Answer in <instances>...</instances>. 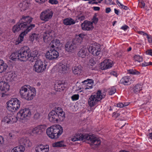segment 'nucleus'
<instances>
[{
    "label": "nucleus",
    "mask_w": 152,
    "mask_h": 152,
    "mask_svg": "<svg viewBox=\"0 0 152 152\" xmlns=\"http://www.w3.org/2000/svg\"><path fill=\"white\" fill-rule=\"evenodd\" d=\"M134 58L135 61V62L137 61L140 62L143 60L142 57L138 55H135L134 56Z\"/></svg>",
    "instance_id": "4c0bfd02"
},
{
    "label": "nucleus",
    "mask_w": 152,
    "mask_h": 152,
    "mask_svg": "<svg viewBox=\"0 0 152 152\" xmlns=\"http://www.w3.org/2000/svg\"><path fill=\"white\" fill-rule=\"evenodd\" d=\"M130 77L128 76H125L123 77L120 80L121 83L124 85H127L130 84L129 81Z\"/></svg>",
    "instance_id": "cd10ccee"
},
{
    "label": "nucleus",
    "mask_w": 152,
    "mask_h": 152,
    "mask_svg": "<svg viewBox=\"0 0 152 152\" xmlns=\"http://www.w3.org/2000/svg\"><path fill=\"white\" fill-rule=\"evenodd\" d=\"M87 54V49L82 48L80 49L78 53V56L82 58H85Z\"/></svg>",
    "instance_id": "c85d7f7f"
},
{
    "label": "nucleus",
    "mask_w": 152,
    "mask_h": 152,
    "mask_svg": "<svg viewBox=\"0 0 152 152\" xmlns=\"http://www.w3.org/2000/svg\"><path fill=\"white\" fill-rule=\"evenodd\" d=\"M99 45H91L88 48L90 53L94 55L97 56L99 54L101 49Z\"/></svg>",
    "instance_id": "2eb2a0df"
},
{
    "label": "nucleus",
    "mask_w": 152,
    "mask_h": 152,
    "mask_svg": "<svg viewBox=\"0 0 152 152\" xmlns=\"http://www.w3.org/2000/svg\"><path fill=\"white\" fill-rule=\"evenodd\" d=\"M146 53L147 54L152 56V50H148Z\"/></svg>",
    "instance_id": "052dcab7"
},
{
    "label": "nucleus",
    "mask_w": 152,
    "mask_h": 152,
    "mask_svg": "<svg viewBox=\"0 0 152 152\" xmlns=\"http://www.w3.org/2000/svg\"><path fill=\"white\" fill-rule=\"evenodd\" d=\"M10 86L8 83L4 81L0 82V94H2L3 96L4 94L10 88Z\"/></svg>",
    "instance_id": "f3484780"
},
{
    "label": "nucleus",
    "mask_w": 152,
    "mask_h": 152,
    "mask_svg": "<svg viewBox=\"0 0 152 152\" xmlns=\"http://www.w3.org/2000/svg\"><path fill=\"white\" fill-rule=\"evenodd\" d=\"M8 66L2 60H0V73L5 72Z\"/></svg>",
    "instance_id": "393cba45"
},
{
    "label": "nucleus",
    "mask_w": 152,
    "mask_h": 152,
    "mask_svg": "<svg viewBox=\"0 0 152 152\" xmlns=\"http://www.w3.org/2000/svg\"><path fill=\"white\" fill-rule=\"evenodd\" d=\"M62 127L60 125H56L48 128L46 130V133L51 139H56L59 137L63 133Z\"/></svg>",
    "instance_id": "20e7f679"
},
{
    "label": "nucleus",
    "mask_w": 152,
    "mask_h": 152,
    "mask_svg": "<svg viewBox=\"0 0 152 152\" xmlns=\"http://www.w3.org/2000/svg\"><path fill=\"white\" fill-rule=\"evenodd\" d=\"M36 152H48L49 151V147L48 145H40L35 148Z\"/></svg>",
    "instance_id": "4be33fe9"
},
{
    "label": "nucleus",
    "mask_w": 152,
    "mask_h": 152,
    "mask_svg": "<svg viewBox=\"0 0 152 152\" xmlns=\"http://www.w3.org/2000/svg\"><path fill=\"white\" fill-rule=\"evenodd\" d=\"M148 64L149 62H145L142 64V66H148Z\"/></svg>",
    "instance_id": "e2e57ef3"
},
{
    "label": "nucleus",
    "mask_w": 152,
    "mask_h": 152,
    "mask_svg": "<svg viewBox=\"0 0 152 152\" xmlns=\"http://www.w3.org/2000/svg\"><path fill=\"white\" fill-rule=\"evenodd\" d=\"M128 105V104H124L122 103H118L117 104V107L120 108H122L124 107L127 106Z\"/></svg>",
    "instance_id": "09e8293b"
},
{
    "label": "nucleus",
    "mask_w": 152,
    "mask_h": 152,
    "mask_svg": "<svg viewBox=\"0 0 152 152\" xmlns=\"http://www.w3.org/2000/svg\"><path fill=\"white\" fill-rule=\"evenodd\" d=\"M38 34L35 33H33L29 36V39L31 41H33L34 39L37 40L38 38Z\"/></svg>",
    "instance_id": "58836bf2"
},
{
    "label": "nucleus",
    "mask_w": 152,
    "mask_h": 152,
    "mask_svg": "<svg viewBox=\"0 0 152 152\" xmlns=\"http://www.w3.org/2000/svg\"><path fill=\"white\" fill-rule=\"evenodd\" d=\"M10 124H12L16 122L18 119L17 117H15V116L10 115Z\"/></svg>",
    "instance_id": "c9c22d12"
},
{
    "label": "nucleus",
    "mask_w": 152,
    "mask_h": 152,
    "mask_svg": "<svg viewBox=\"0 0 152 152\" xmlns=\"http://www.w3.org/2000/svg\"><path fill=\"white\" fill-rule=\"evenodd\" d=\"M75 23V21L71 18H65L63 20V23L66 26L74 24Z\"/></svg>",
    "instance_id": "a878e982"
},
{
    "label": "nucleus",
    "mask_w": 152,
    "mask_h": 152,
    "mask_svg": "<svg viewBox=\"0 0 152 152\" xmlns=\"http://www.w3.org/2000/svg\"><path fill=\"white\" fill-rule=\"evenodd\" d=\"M147 37L150 43H152V37L151 36H149L147 34Z\"/></svg>",
    "instance_id": "603ef678"
},
{
    "label": "nucleus",
    "mask_w": 152,
    "mask_h": 152,
    "mask_svg": "<svg viewBox=\"0 0 152 152\" xmlns=\"http://www.w3.org/2000/svg\"><path fill=\"white\" fill-rule=\"evenodd\" d=\"M53 146L54 147H64L66 145L64 144L63 141H61L54 143L53 144Z\"/></svg>",
    "instance_id": "f704fd0d"
},
{
    "label": "nucleus",
    "mask_w": 152,
    "mask_h": 152,
    "mask_svg": "<svg viewBox=\"0 0 152 152\" xmlns=\"http://www.w3.org/2000/svg\"><path fill=\"white\" fill-rule=\"evenodd\" d=\"M58 56V53L55 50L54 48L51 49L46 53L45 55L46 58L50 60L56 59Z\"/></svg>",
    "instance_id": "4468645a"
},
{
    "label": "nucleus",
    "mask_w": 152,
    "mask_h": 152,
    "mask_svg": "<svg viewBox=\"0 0 152 152\" xmlns=\"http://www.w3.org/2000/svg\"><path fill=\"white\" fill-rule=\"evenodd\" d=\"M113 61L110 59H106L100 64V69L104 70L111 67L113 65Z\"/></svg>",
    "instance_id": "a211bd4d"
},
{
    "label": "nucleus",
    "mask_w": 152,
    "mask_h": 152,
    "mask_svg": "<svg viewBox=\"0 0 152 152\" xmlns=\"http://www.w3.org/2000/svg\"><path fill=\"white\" fill-rule=\"evenodd\" d=\"M105 3L107 4H115L112 0H104Z\"/></svg>",
    "instance_id": "de8ad7c7"
},
{
    "label": "nucleus",
    "mask_w": 152,
    "mask_h": 152,
    "mask_svg": "<svg viewBox=\"0 0 152 152\" xmlns=\"http://www.w3.org/2000/svg\"><path fill=\"white\" fill-rule=\"evenodd\" d=\"M32 18L29 16H23L20 20L18 23L14 26L12 28L13 32L16 33L19 31L25 28V27L27 25V23H31Z\"/></svg>",
    "instance_id": "39448f33"
},
{
    "label": "nucleus",
    "mask_w": 152,
    "mask_h": 152,
    "mask_svg": "<svg viewBox=\"0 0 152 152\" xmlns=\"http://www.w3.org/2000/svg\"><path fill=\"white\" fill-rule=\"evenodd\" d=\"M20 102L17 98H12L7 103V108L10 111L14 112L20 107Z\"/></svg>",
    "instance_id": "0eeeda50"
},
{
    "label": "nucleus",
    "mask_w": 152,
    "mask_h": 152,
    "mask_svg": "<svg viewBox=\"0 0 152 152\" xmlns=\"http://www.w3.org/2000/svg\"><path fill=\"white\" fill-rule=\"evenodd\" d=\"M120 115V114L119 113H113V116L114 118H116Z\"/></svg>",
    "instance_id": "13d9d810"
},
{
    "label": "nucleus",
    "mask_w": 152,
    "mask_h": 152,
    "mask_svg": "<svg viewBox=\"0 0 152 152\" xmlns=\"http://www.w3.org/2000/svg\"><path fill=\"white\" fill-rule=\"evenodd\" d=\"M97 15L96 13L95 14L92 19V23H94V24H96L97 23L98 21V19L97 18Z\"/></svg>",
    "instance_id": "a19ab883"
},
{
    "label": "nucleus",
    "mask_w": 152,
    "mask_h": 152,
    "mask_svg": "<svg viewBox=\"0 0 152 152\" xmlns=\"http://www.w3.org/2000/svg\"><path fill=\"white\" fill-rule=\"evenodd\" d=\"M58 68L62 72H65L67 70V66L66 65L60 63L58 64Z\"/></svg>",
    "instance_id": "e433bc0d"
},
{
    "label": "nucleus",
    "mask_w": 152,
    "mask_h": 152,
    "mask_svg": "<svg viewBox=\"0 0 152 152\" xmlns=\"http://www.w3.org/2000/svg\"><path fill=\"white\" fill-rule=\"evenodd\" d=\"M116 92V90L115 88H112L111 90L109 91V94L110 95H112Z\"/></svg>",
    "instance_id": "a18cd8bd"
},
{
    "label": "nucleus",
    "mask_w": 152,
    "mask_h": 152,
    "mask_svg": "<svg viewBox=\"0 0 152 152\" xmlns=\"http://www.w3.org/2000/svg\"><path fill=\"white\" fill-rule=\"evenodd\" d=\"M19 52V56L20 58H18L19 60L22 61H26L30 57L34 58L35 56H31L30 53V50L29 49L26 50H22L20 52Z\"/></svg>",
    "instance_id": "f8f14e48"
},
{
    "label": "nucleus",
    "mask_w": 152,
    "mask_h": 152,
    "mask_svg": "<svg viewBox=\"0 0 152 152\" xmlns=\"http://www.w3.org/2000/svg\"><path fill=\"white\" fill-rule=\"evenodd\" d=\"M84 35L83 34H80L77 37H76L74 40H76L77 43L80 45L82 42L83 38Z\"/></svg>",
    "instance_id": "72a5a7b5"
},
{
    "label": "nucleus",
    "mask_w": 152,
    "mask_h": 152,
    "mask_svg": "<svg viewBox=\"0 0 152 152\" xmlns=\"http://www.w3.org/2000/svg\"><path fill=\"white\" fill-rule=\"evenodd\" d=\"M72 72L75 75H80L82 70V67L80 65L72 68Z\"/></svg>",
    "instance_id": "b1692460"
},
{
    "label": "nucleus",
    "mask_w": 152,
    "mask_h": 152,
    "mask_svg": "<svg viewBox=\"0 0 152 152\" xmlns=\"http://www.w3.org/2000/svg\"><path fill=\"white\" fill-rule=\"evenodd\" d=\"M26 22H27L26 21ZM30 23H26V26L25 27V28H26V29L24 31L22 32L18 38L17 40L15 42L16 45H18L19 43H21L23 40V37L26 34L28 33L31 29L34 28L35 26V25L34 24H30Z\"/></svg>",
    "instance_id": "9d476101"
},
{
    "label": "nucleus",
    "mask_w": 152,
    "mask_h": 152,
    "mask_svg": "<svg viewBox=\"0 0 152 152\" xmlns=\"http://www.w3.org/2000/svg\"><path fill=\"white\" fill-rule=\"evenodd\" d=\"M53 31H48L45 32L43 35V40L45 42H48L50 41L55 36Z\"/></svg>",
    "instance_id": "6ab92c4d"
},
{
    "label": "nucleus",
    "mask_w": 152,
    "mask_h": 152,
    "mask_svg": "<svg viewBox=\"0 0 152 152\" xmlns=\"http://www.w3.org/2000/svg\"><path fill=\"white\" fill-rule=\"evenodd\" d=\"M93 84L91 85H88L87 84V87L86 88H85V90H87V89H91L93 88Z\"/></svg>",
    "instance_id": "6e6d98bb"
},
{
    "label": "nucleus",
    "mask_w": 152,
    "mask_h": 152,
    "mask_svg": "<svg viewBox=\"0 0 152 152\" xmlns=\"http://www.w3.org/2000/svg\"><path fill=\"white\" fill-rule=\"evenodd\" d=\"M20 142L26 146L29 147L31 145V142L27 138H22L20 140Z\"/></svg>",
    "instance_id": "7c9ffc66"
},
{
    "label": "nucleus",
    "mask_w": 152,
    "mask_h": 152,
    "mask_svg": "<svg viewBox=\"0 0 152 152\" xmlns=\"http://www.w3.org/2000/svg\"><path fill=\"white\" fill-rule=\"evenodd\" d=\"M81 26L82 29L84 30H91L94 28L92 23L86 20L83 23H82Z\"/></svg>",
    "instance_id": "aec40b11"
},
{
    "label": "nucleus",
    "mask_w": 152,
    "mask_h": 152,
    "mask_svg": "<svg viewBox=\"0 0 152 152\" xmlns=\"http://www.w3.org/2000/svg\"><path fill=\"white\" fill-rule=\"evenodd\" d=\"M85 140H88L89 141L88 143L91 145H98L101 143L100 140L93 134H76L71 138L72 141L73 142L78 140L83 141Z\"/></svg>",
    "instance_id": "f257e3e1"
},
{
    "label": "nucleus",
    "mask_w": 152,
    "mask_h": 152,
    "mask_svg": "<svg viewBox=\"0 0 152 152\" xmlns=\"http://www.w3.org/2000/svg\"><path fill=\"white\" fill-rule=\"evenodd\" d=\"M25 150L24 146L22 145L14 147L11 151V152H23Z\"/></svg>",
    "instance_id": "c756f323"
},
{
    "label": "nucleus",
    "mask_w": 152,
    "mask_h": 152,
    "mask_svg": "<svg viewBox=\"0 0 152 152\" xmlns=\"http://www.w3.org/2000/svg\"><path fill=\"white\" fill-rule=\"evenodd\" d=\"M10 58L13 61H15L16 59H19L20 58L19 56V52L12 53L10 57Z\"/></svg>",
    "instance_id": "473e14b6"
},
{
    "label": "nucleus",
    "mask_w": 152,
    "mask_h": 152,
    "mask_svg": "<svg viewBox=\"0 0 152 152\" xmlns=\"http://www.w3.org/2000/svg\"><path fill=\"white\" fill-rule=\"evenodd\" d=\"M82 83L88 85H91L93 84V81L91 79H88L86 80H85Z\"/></svg>",
    "instance_id": "79ce46f5"
},
{
    "label": "nucleus",
    "mask_w": 152,
    "mask_h": 152,
    "mask_svg": "<svg viewBox=\"0 0 152 152\" xmlns=\"http://www.w3.org/2000/svg\"><path fill=\"white\" fill-rule=\"evenodd\" d=\"M117 4L121 8V7H123L122 6H123V5L121 4L118 1V0H117L116 1Z\"/></svg>",
    "instance_id": "69168bd1"
},
{
    "label": "nucleus",
    "mask_w": 152,
    "mask_h": 152,
    "mask_svg": "<svg viewBox=\"0 0 152 152\" xmlns=\"http://www.w3.org/2000/svg\"><path fill=\"white\" fill-rule=\"evenodd\" d=\"M138 33L140 34H142L143 35H147V34L144 33L142 31H139L138 32Z\"/></svg>",
    "instance_id": "774afa93"
},
{
    "label": "nucleus",
    "mask_w": 152,
    "mask_h": 152,
    "mask_svg": "<svg viewBox=\"0 0 152 152\" xmlns=\"http://www.w3.org/2000/svg\"><path fill=\"white\" fill-rule=\"evenodd\" d=\"M19 93L22 98L28 100H32L36 95L35 88L26 85L22 86L20 88Z\"/></svg>",
    "instance_id": "7ed1b4c3"
},
{
    "label": "nucleus",
    "mask_w": 152,
    "mask_h": 152,
    "mask_svg": "<svg viewBox=\"0 0 152 152\" xmlns=\"http://www.w3.org/2000/svg\"><path fill=\"white\" fill-rule=\"evenodd\" d=\"M40 117V113H35L34 115V118L35 119H39Z\"/></svg>",
    "instance_id": "8fccbe9b"
},
{
    "label": "nucleus",
    "mask_w": 152,
    "mask_h": 152,
    "mask_svg": "<svg viewBox=\"0 0 152 152\" xmlns=\"http://www.w3.org/2000/svg\"><path fill=\"white\" fill-rule=\"evenodd\" d=\"M139 6L141 8H144L145 6V3L143 0L140 1L139 2Z\"/></svg>",
    "instance_id": "c03bdc74"
},
{
    "label": "nucleus",
    "mask_w": 152,
    "mask_h": 152,
    "mask_svg": "<svg viewBox=\"0 0 152 152\" xmlns=\"http://www.w3.org/2000/svg\"><path fill=\"white\" fill-rule=\"evenodd\" d=\"M45 125H40L33 129L31 131V134L33 135H37L41 134L45 129Z\"/></svg>",
    "instance_id": "dca6fc26"
},
{
    "label": "nucleus",
    "mask_w": 152,
    "mask_h": 152,
    "mask_svg": "<svg viewBox=\"0 0 152 152\" xmlns=\"http://www.w3.org/2000/svg\"><path fill=\"white\" fill-rule=\"evenodd\" d=\"M100 9V7H93V9L95 11H99Z\"/></svg>",
    "instance_id": "338daca9"
},
{
    "label": "nucleus",
    "mask_w": 152,
    "mask_h": 152,
    "mask_svg": "<svg viewBox=\"0 0 152 152\" xmlns=\"http://www.w3.org/2000/svg\"><path fill=\"white\" fill-rule=\"evenodd\" d=\"M10 115L4 117L2 121L6 122L7 123L10 124Z\"/></svg>",
    "instance_id": "37998d69"
},
{
    "label": "nucleus",
    "mask_w": 152,
    "mask_h": 152,
    "mask_svg": "<svg viewBox=\"0 0 152 152\" xmlns=\"http://www.w3.org/2000/svg\"><path fill=\"white\" fill-rule=\"evenodd\" d=\"M15 75L13 73H12L9 75V77H10L11 80H14L15 78Z\"/></svg>",
    "instance_id": "864d4df0"
},
{
    "label": "nucleus",
    "mask_w": 152,
    "mask_h": 152,
    "mask_svg": "<svg viewBox=\"0 0 152 152\" xmlns=\"http://www.w3.org/2000/svg\"><path fill=\"white\" fill-rule=\"evenodd\" d=\"M53 14L52 11L50 10L43 11L40 15V19L45 22L51 19Z\"/></svg>",
    "instance_id": "ddd939ff"
},
{
    "label": "nucleus",
    "mask_w": 152,
    "mask_h": 152,
    "mask_svg": "<svg viewBox=\"0 0 152 152\" xmlns=\"http://www.w3.org/2000/svg\"><path fill=\"white\" fill-rule=\"evenodd\" d=\"M129 28V27L127 26L126 25H125L121 27V28L122 29H123L124 30V31H125L126 30H127L128 28Z\"/></svg>",
    "instance_id": "4d7b16f0"
},
{
    "label": "nucleus",
    "mask_w": 152,
    "mask_h": 152,
    "mask_svg": "<svg viewBox=\"0 0 152 152\" xmlns=\"http://www.w3.org/2000/svg\"><path fill=\"white\" fill-rule=\"evenodd\" d=\"M112 75H113L115 77H117V73L114 71L110 73Z\"/></svg>",
    "instance_id": "0e129e2a"
},
{
    "label": "nucleus",
    "mask_w": 152,
    "mask_h": 152,
    "mask_svg": "<svg viewBox=\"0 0 152 152\" xmlns=\"http://www.w3.org/2000/svg\"><path fill=\"white\" fill-rule=\"evenodd\" d=\"M142 86L140 84H137L135 85L133 88V92L135 93H138L142 90Z\"/></svg>",
    "instance_id": "2f4dec72"
},
{
    "label": "nucleus",
    "mask_w": 152,
    "mask_h": 152,
    "mask_svg": "<svg viewBox=\"0 0 152 152\" xmlns=\"http://www.w3.org/2000/svg\"><path fill=\"white\" fill-rule=\"evenodd\" d=\"M89 62L91 64H94L96 63L95 61L93 58H91L89 60Z\"/></svg>",
    "instance_id": "bf43d9fd"
},
{
    "label": "nucleus",
    "mask_w": 152,
    "mask_h": 152,
    "mask_svg": "<svg viewBox=\"0 0 152 152\" xmlns=\"http://www.w3.org/2000/svg\"><path fill=\"white\" fill-rule=\"evenodd\" d=\"M65 88L64 84L60 81L56 83L54 86L55 90L60 92L64 91Z\"/></svg>",
    "instance_id": "5701e85b"
},
{
    "label": "nucleus",
    "mask_w": 152,
    "mask_h": 152,
    "mask_svg": "<svg viewBox=\"0 0 152 152\" xmlns=\"http://www.w3.org/2000/svg\"><path fill=\"white\" fill-rule=\"evenodd\" d=\"M128 73L132 75H138L140 72L135 69H129L128 70Z\"/></svg>",
    "instance_id": "ea45409f"
},
{
    "label": "nucleus",
    "mask_w": 152,
    "mask_h": 152,
    "mask_svg": "<svg viewBox=\"0 0 152 152\" xmlns=\"http://www.w3.org/2000/svg\"><path fill=\"white\" fill-rule=\"evenodd\" d=\"M47 64L40 60H37L35 62L34 66V70L36 72L41 73L44 71L46 69Z\"/></svg>",
    "instance_id": "1a4fd4ad"
},
{
    "label": "nucleus",
    "mask_w": 152,
    "mask_h": 152,
    "mask_svg": "<svg viewBox=\"0 0 152 152\" xmlns=\"http://www.w3.org/2000/svg\"><path fill=\"white\" fill-rule=\"evenodd\" d=\"M80 45L77 43L76 40L73 39L71 42H68L65 45V49L66 51L69 53H74L77 48Z\"/></svg>",
    "instance_id": "9b49d317"
},
{
    "label": "nucleus",
    "mask_w": 152,
    "mask_h": 152,
    "mask_svg": "<svg viewBox=\"0 0 152 152\" xmlns=\"http://www.w3.org/2000/svg\"><path fill=\"white\" fill-rule=\"evenodd\" d=\"M30 5L29 0H26L20 3L18 5L21 11H24L27 9Z\"/></svg>",
    "instance_id": "412c9836"
},
{
    "label": "nucleus",
    "mask_w": 152,
    "mask_h": 152,
    "mask_svg": "<svg viewBox=\"0 0 152 152\" xmlns=\"http://www.w3.org/2000/svg\"><path fill=\"white\" fill-rule=\"evenodd\" d=\"M129 77H130L129 81L130 83V84L131 83H132L135 80V79L134 77H133L132 76H129Z\"/></svg>",
    "instance_id": "3c124183"
},
{
    "label": "nucleus",
    "mask_w": 152,
    "mask_h": 152,
    "mask_svg": "<svg viewBox=\"0 0 152 152\" xmlns=\"http://www.w3.org/2000/svg\"><path fill=\"white\" fill-rule=\"evenodd\" d=\"M65 118V113L60 107L53 109L49 114V121L53 122L63 121Z\"/></svg>",
    "instance_id": "f03ea898"
},
{
    "label": "nucleus",
    "mask_w": 152,
    "mask_h": 152,
    "mask_svg": "<svg viewBox=\"0 0 152 152\" xmlns=\"http://www.w3.org/2000/svg\"><path fill=\"white\" fill-rule=\"evenodd\" d=\"M60 42L59 40L57 39H55L52 40L50 44V46L52 49L54 48L56 46L57 48L60 45Z\"/></svg>",
    "instance_id": "bb28decb"
},
{
    "label": "nucleus",
    "mask_w": 152,
    "mask_h": 152,
    "mask_svg": "<svg viewBox=\"0 0 152 152\" xmlns=\"http://www.w3.org/2000/svg\"><path fill=\"white\" fill-rule=\"evenodd\" d=\"M49 2L52 4H56L58 2V1L56 0H49Z\"/></svg>",
    "instance_id": "5fc2aeb1"
},
{
    "label": "nucleus",
    "mask_w": 152,
    "mask_h": 152,
    "mask_svg": "<svg viewBox=\"0 0 152 152\" xmlns=\"http://www.w3.org/2000/svg\"><path fill=\"white\" fill-rule=\"evenodd\" d=\"M79 96L78 94H75L71 97V99L73 101L77 100L78 99Z\"/></svg>",
    "instance_id": "49530a36"
},
{
    "label": "nucleus",
    "mask_w": 152,
    "mask_h": 152,
    "mask_svg": "<svg viewBox=\"0 0 152 152\" xmlns=\"http://www.w3.org/2000/svg\"><path fill=\"white\" fill-rule=\"evenodd\" d=\"M111 11V10L110 8L108 7L106 9L105 12L107 13H109Z\"/></svg>",
    "instance_id": "680f3d73"
},
{
    "label": "nucleus",
    "mask_w": 152,
    "mask_h": 152,
    "mask_svg": "<svg viewBox=\"0 0 152 152\" xmlns=\"http://www.w3.org/2000/svg\"><path fill=\"white\" fill-rule=\"evenodd\" d=\"M31 115L30 109L24 108L21 109L17 113V117L18 119L23 120L28 119Z\"/></svg>",
    "instance_id": "6e6552de"
},
{
    "label": "nucleus",
    "mask_w": 152,
    "mask_h": 152,
    "mask_svg": "<svg viewBox=\"0 0 152 152\" xmlns=\"http://www.w3.org/2000/svg\"><path fill=\"white\" fill-rule=\"evenodd\" d=\"M106 94L98 90L96 93L91 95L88 99V103L90 106L92 107L96 105L97 102L104 98Z\"/></svg>",
    "instance_id": "423d86ee"
}]
</instances>
